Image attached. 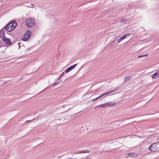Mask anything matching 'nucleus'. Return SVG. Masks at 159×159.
I'll list each match as a JSON object with an SVG mask.
<instances>
[{"mask_svg":"<svg viewBox=\"0 0 159 159\" xmlns=\"http://www.w3.org/2000/svg\"><path fill=\"white\" fill-rule=\"evenodd\" d=\"M17 25V22L15 20H12L8 23L5 26V29L8 32H10L14 30Z\"/></svg>","mask_w":159,"mask_h":159,"instance_id":"1","label":"nucleus"},{"mask_svg":"<svg viewBox=\"0 0 159 159\" xmlns=\"http://www.w3.org/2000/svg\"><path fill=\"white\" fill-rule=\"evenodd\" d=\"M112 104V107L115 106L116 105V103H111Z\"/></svg>","mask_w":159,"mask_h":159,"instance_id":"23","label":"nucleus"},{"mask_svg":"<svg viewBox=\"0 0 159 159\" xmlns=\"http://www.w3.org/2000/svg\"><path fill=\"white\" fill-rule=\"evenodd\" d=\"M64 74V72H63L62 74H61V76H60V77H59V78H58V80H59L60 79L61 77Z\"/></svg>","mask_w":159,"mask_h":159,"instance_id":"20","label":"nucleus"},{"mask_svg":"<svg viewBox=\"0 0 159 159\" xmlns=\"http://www.w3.org/2000/svg\"><path fill=\"white\" fill-rule=\"evenodd\" d=\"M148 54H145V55H140V56H139L138 57L139 58H140L141 57H145V56H148Z\"/></svg>","mask_w":159,"mask_h":159,"instance_id":"16","label":"nucleus"},{"mask_svg":"<svg viewBox=\"0 0 159 159\" xmlns=\"http://www.w3.org/2000/svg\"><path fill=\"white\" fill-rule=\"evenodd\" d=\"M135 155V153L134 152L129 153H128V155L131 157H133Z\"/></svg>","mask_w":159,"mask_h":159,"instance_id":"10","label":"nucleus"},{"mask_svg":"<svg viewBox=\"0 0 159 159\" xmlns=\"http://www.w3.org/2000/svg\"><path fill=\"white\" fill-rule=\"evenodd\" d=\"M102 97H103V96H102V94H101V95H100V96H98V97H99V98H102Z\"/></svg>","mask_w":159,"mask_h":159,"instance_id":"24","label":"nucleus"},{"mask_svg":"<svg viewBox=\"0 0 159 159\" xmlns=\"http://www.w3.org/2000/svg\"><path fill=\"white\" fill-rule=\"evenodd\" d=\"M84 159H91L90 158L88 157H87Z\"/></svg>","mask_w":159,"mask_h":159,"instance_id":"28","label":"nucleus"},{"mask_svg":"<svg viewBox=\"0 0 159 159\" xmlns=\"http://www.w3.org/2000/svg\"><path fill=\"white\" fill-rule=\"evenodd\" d=\"M157 144V143H154L152 144V152H156L157 151V148L156 147V145Z\"/></svg>","mask_w":159,"mask_h":159,"instance_id":"5","label":"nucleus"},{"mask_svg":"<svg viewBox=\"0 0 159 159\" xmlns=\"http://www.w3.org/2000/svg\"><path fill=\"white\" fill-rule=\"evenodd\" d=\"M114 91V90H113V91H110V92H106V93H103V94H102V95L103 96L107 95V94L109 93H112Z\"/></svg>","mask_w":159,"mask_h":159,"instance_id":"11","label":"nucleus"},{"mask_svg":"<svg viewBox=\"0 0 159 159\" xmlns=\"http://www.w3.org/2000/svg\"><path fill=\"white\" fill-rule=\"evenodd\" d=\"M2 40L7 44L11 45L12 44L11 42L10 39L5 38V37L2 38Z\"/></svg>","mask_w":159,"mask_h":159,"instance_id":"4","label":"nucleus"},{"mask_svg":"<svg viewBox=\"0 0 159 159\" xmlns=\"http://www.w3.org/2000/svg\"><path fill=\"white\" fill-rule=\"evenodd\" d=\"M152 78L155 79L156 78H157V75H156V74H155V73H154V74H153L152 76Z\"/></svg>","mask_w":159,"mask_h":159,"instance_id":"13","label":"nucleus"},{"mask_svg":"<svg viewBox=\"0 0 159 159\" xmlns=\"http://www.w3.org/2000/svg\"><path fill=\"white\" fill-rule=\"evenodd\" d=\"M59 84V82H57V83H54L53 84V86H55L57 85V84Z\"/></svg>","mask_w":159,"mask_h":159,"instance_id":"22","label":"nucleus"},{"mask_svg":"<svg viewBox=\"0 0 159 159\" xmlns=\"http://www.w3.org/2000/svg\"><path fill=\"white\" fill-rule=\"evenodd\" d=\"M130 34H126V35H124V36H123L121 38H120L118 40V42L119 43L120 42L121 40H122L124 39H125V38L129 36V35H130Z\"/></svg>","mask_w":159,"mask_h":159,"instance_id":"6","label":"nucleus"},{"mask_svg":"<svg viewBox=\"0 0 159 159\" xmlns=\"http://www.w3.org/2000/svg\"><path fill=\"white\" fill-rule=\"evenodd\" d=\"M90 151L89 150H83L82 151H80L78 153H89Z\"/></svg>","mask_w":159,"mask_h":159,"instance_id":"7","label":"nucleus"},{"mask_svg":"<svg viewBox=\"0 0 159 159\" xmlns=\"http://www.w3.org/2000/svg\"><path fill=\"white\" fill-rule=\"evenodd\" d=\"M70 71V70L69 67H68V68H67L65 71V72L66 73L68 72H69Z\"/></svg>","mask_w":159,"mask_h":159,"instance_id":"15","label":"nucleus"},{"mask_svg":"<svg viewBox=\"0 0 159 159\" xmlns=\"http://www.w3.org/2000/svg\"><path fill=\"white\" fill-rule=\"evenodd\" d=\"M107 107V103H104L103 104H101V105L96 106L95 107V108H96V107Z\"/></svg>","mask_w":159,"mask_h":159,"instance_id":"9","label":"nucleus"},{"mask_svg":"<svg viewBox=\"0 0 159 159\" xmlns=\"http://www.w3.org/2000/svg\"><path fill=\"white\" fill-rule=\"evenodd\" d=\"M30 121V120H28V121H26V122H28V121Z\"/></svg>","mask_w":159,"mask_h":159,"instance_id":"30","label":"nucleus"},{"mask_svg":"<svg viewBox=\"0 0 159 159\" xmlns=\"http://www.w3.org/2000/svg\"><path fill=\"white\" fill-rule=\"evenodd\" d=\"M121 22L125 24L126 23V20L125 19H124L123 18H122L120 20Z\"/></svg>","mask_w":159,"mask_h":159,"instance_id":"12","label":"nucleus"},{"mask_svg":"<svg viewBox=\"0 0 159 159\" xmlns=\"http://www.w3.org/2000/svg\"><path fill=\"white\" fill-rule=\"evenodd\" d=\"M35 24L34 20L32 18L28 19L26 22V25L28 27H31L33 26Z\"/></svg>","mask_w":159,"mask_h":159,"instance_id":"3","label":"nucleus"},{"mask_svg":"<svg viewBox=\"0 0 159 159\" xmlns=\"http://www.w3.org/2000/svg\"><path fill=\"white\" fill-rule=\"evenodd\" d=\"M155 73V74H156V75H157V77H159V76L158 75H159V69L156 71Z\"/></svg>","mask_w":159,"mask_h":159,"instance_id":"14","label":"nucleus"},{"mask_svg":"<svg viewBox=\"0 0 159 159\" xmlns=\"http://www.w3.org/2000/svg\"><path fill=\"white\" fill-rule=\"evenodd\" d=\"M99 98L98 97H97V98H95V100H98V99Z\"/></svg>","mask_w":159,"mask_h":159,"instance_id":"27","label":"nucleus"},{"mask_svg":"<svg viewBox=\"0 0 159 159\" xmlns=\"http://www.w3.org/2000/svg\"><path fill=\"white\" fill-rule=\"evenodd\" d=\"M77 64H75L74 65L71 66V67H72L73 69L74 68H75L76 67V66H77Z\"/></svg>","mask_w":159,"mask_h":159,"instance_id":"19","label":"nucleus"},{"mask_svg":"<svg viewBox=\"0 0 159 159\" xmlns=\"http://www.w3.org/2000/svg\"><path fill=\"white\" fill-rule=\"evenodd\" d=\"M69 68H70V70H71L73 69V68H72V67H71V66H70V67H69Z\"/></svg>","mask_w":159,"mask_h":159,"instance_id":"25","label":"nucleus"},{"mask_svg":"<svg viewBox=\"0 0 159 159\" xmlns=\"http://www.w3.org/2000/svg\"><path fill=\"white\" fill-rule=\"evenodd\" d=\"M131 79V76L126 77H125L124 79V83L126 82L127 81L130 80Z\"/></svg>","mask_w":159,"mask_h":159,"instance_id":"8","label":"nucleus"},{"mask_svg":"<svg viewBox=\"0 0 159 159\" xmlns=\"http://www.w3.org/2000/svg\"><path fill=\"white\" fill-rule=\"evenodd\" d=\"M107 106L110 107H112V104L111 103H107Z\"/></svg>","mask_w":159,"mask_h":159,"instance_id":"17","label":"nucleus"},{"mask_svg":"<svg viewBox=\"0 0 159 159\" xmlns=\"http://www.w3.org/2000/svg\"><path fill=\"white\" fill-rule=\"evenodd\" d=\"M92 101L93 102H94L95 101V99H93L92 100Z\"/></svg>","mask_w":159,"mask_h":159,"instance_id":"29","label":"nucleus"},{"mask_svg":"<svg viewBox=\"0 0 159 159\" xmlns=\"http://www.w3.org/2000/svg\"><path fill=\"white\" fill-rule=\"evenodd\" d=\"M5 34L4 33H0V38H1L2 37H4V35Z\"/></svg>","mask_w":159,"mask_h":159,"instance_id":"18","label":"nucleus"},{"mask_svg":"<svg viewBox=\"0 0 159 159\" xmlns=\"http://www.w3.org/2000/svg\"><path fill=\"white\" fill-rule=\"evenodd\" d=\"M31 32L30 31L27 30L25 32L24 36L22 37L21 39L24 41H26L28 40L31 35Z\"/></svg>","mask_w":159,"mask_h":159,"instance_id":"2","label":"nucleus"},{"mask_svg":"<svg viewBox=\"0 0 159 159\" xmlns=\"http://www.w3.org/2000/svg\"><path fill=\"white\" fill-rule=\"evenodd\" d=\"M152 145H151L149 147L148 149L150 151L152 152Z\"/></svg>","mask_w":159,"mask_h":159,"instance_id":"21","label":"nucleus"},{"mask_svg":"<svg viewBox=\"0 0 159 159\" xmlns=\"http://www.w3.org/2000/svg\"><path fill=\"white\" fill-rule=\"evenodd\" d=\"M99 98L98 97H97V98H95V100H98V99Z\"/></svg>","mask_w":159,"mask_h":159,"instance_id":"26","label":"nucleus"}]
</instances>
